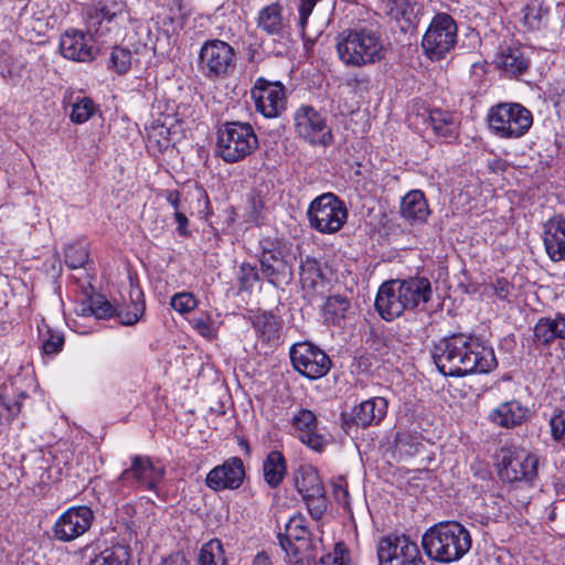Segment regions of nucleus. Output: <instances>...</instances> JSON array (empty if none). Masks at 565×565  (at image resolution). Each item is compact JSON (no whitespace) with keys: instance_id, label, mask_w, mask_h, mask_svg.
I'll return each mask as SVG.
<instances>
[{"instance_id":"obj_44","label":"nucleus","mask_w":565,"mask_h":565,"mask_svg":"<svg viewBox=\"0 0 565 565\" xmlns=\"http://www.w3.org/2000/svg\"><path fill=\"white\" fill-rule=\"evenodd\" d=\"M306 502L309 514L313 520H320L328 508V499L324 489L317 493H308L302 497Z\"/></svg>"},{"instance_id":"obj_3","label":"nucleus","mask_w":565,"mask_h":565,"mask_svg":"<svg viewBox=\"0 0 565 565\" xmlns=\"http://www.w3.org/2000/svg\"><path fill=\"white\" fill-rule=\"evenodd\" d=\"M471 545L470 532L456 521L436 523L426 530L422 537V547L427 557L440 564L461 559L470 551Z\"/></svg>"},{"instance_id":"obj_23","label":"nucleus","mask_w":565,"mask_h":565,"mask_svg":"<svg viewBox=\"0 0 565 565\" xmlns=\"http://www.w3.org/2000/svg\"><path fill=\"white\" fill-rule=\"evenodd\" d=\"M291 424L298 431L300 441L309 448L321 451L327 445L326 438L316 431L318 420L311 411L305 408L299 409L294 414Z\"/></svg>"},{"instance_id":"obj_50","label":"nucleus","mask_w":565,"mask_h":565,"mask_svg":"<svg viewBox=\"0 0 565 565\" xmlns=\"http://www.w3.org/2000/svg\"><path fill=\"white\" fill-rule=\"evenodd\" d=\"M548 521L554 524L553 531L565 533V500H561L552 507Z\"/></svg>"},{"instance_id":"obj_36","label":"nucleus","mask_w":565,"mask_h":565,"mask_svg":"<svg viewBox=\"0 0 565 565\" xmlns=\"http://www.w3.org/2000/svg\"><path fill=\"white\" fill-rule=\"evenodd\" d=\"M301 518H292L286 526V534L279 536L280 545L287 554H291L296 561L298 557V547L294 546L292 540L302 541L306 539L307 530L302 524Z\"/></svg>"},{"instance_id":"obj_16","label":"nucleus","mask_w":565,"mask_h":565,"mask_svg":"<svg viewBox=\"0 0 565 565\" xmlns=\"http://www.w3.org/2000/svg\"><path fill=\"white\" fill-rule=\"evenodd\" d=\"M388 403L384 397H371L341 414V427L349 435L358 428L379 425L387 413Z\"/></svg>"},{"instance_id":"obj_61","label":"nucleus","mask_w":565,"mask_h":565,"mask_svg":"<svg viewBox=\"0 0 565 565\" xmlns=\"http://www.w3.org/2000/svg\"><path fill=\"white\" fill-rule=\"evenodd\" d=\"M253 565H270V559L265 553H258L254 558Z\"/></svg>"},{"instance_id":"obj_17","label":"nucleus","mask_w":565,"mask_h":565,"mask_svg":"<svg viewBox=\"0 0 565 565\" xmlns=\"http://www.w3.org/2000/svg\"><path fill=\"white\" fill-rule=\"evenodd\" d=\"M94 513L86 505L73 507L63 512L53 526V537L71 542L86 533L93 523Z\"/></svg>"},{"instance_id":"obj_2","label":"nucleus","mask_w":565,"mask_h":565,"mask_svg":"<svg viewBox=\"0 0 565 565\" xmlns=\"http://www.w3.org/2000/svg\"><path fill=\"white\" fill-rule=\"evenodd\" d=\"M334 46L341 63L353 68L376 64L386 53L380 32L367 26L341 31L335 36Z\"/></svg>"},{"instance_id":"obj_29","label":"nucleus","mask_w":565,"mask_h":565,"mask_svg":"<svg viewBox=\"0 0 565 565\" xmlns=\"http://www.w3.org/2000/svg\"><path fill=\"white\" fill-rule=\"evenodd\" d=\"M287 473V465L284 455L278 450L270 451L263 462L264 481L275 489L280 486Z\"/></svg>"},{"instance_id":"obj_51","label":"nucleus","mask_w":565,"mask_h":565,"mask_svg":"<svg viewBox=\"0 0 565 565\" xmlns=\"http://www.w3.org/2000/svg\"><path fill=\"white\" fill-rule=\"evenodd\" d=\"M259 280V273L256 266L248 263H243L239 267V282L242 289H249L256 281Z\"/></svg>"},{"instance_id":"obj_48","label":"nucleus","mask_w":565,"mask_h":565,"mask_svg":"<svg viewBox=\"0 0 565 565\" xmlns=\"http://www.w3.org/2000/svg\"><path fill=\"white\" fill-rule=\"evenodd\" d=\"M94 103L90 98L84 97L73 105L71 119L76 124L87 121L94 114Z\"/></svg>"},{"instance_id":"obj_58","label":"nucleus","mask_w":565,"mask_h":565,"mask_svg":"<svg viewBox=\"0 0 565 565\" xmlns=\"http://www.w3.org/2000/svg\"><path fill=\"white\" fill-rule=\"evenodd\" d=\"M166 199L171 204L174 212L179 211V206H180L179 191H175V190L168 191Z\"/></svg>"},{"instance_id":"obj_18","label":"nucleus","mask_w":565,"mask_h":565,"mask_svg":"<svg viewBox=\"0 0 565 565\" xmlns=\"http://www.w3.org/2000/svg\"><path fill=\"white\" fill-rule=\"evenodd\" d=\"M374 306L381 318L386 321H392L409 310L404 300L399 279H391L380 286Z\"/></svg>"},{"instance_id":"obj_62","label":"nucleus","mask_w":565,"mask_h":565,"mask_svg":"<svg viewBox=\"0 0 565 565\" xmlns=\"http://www.w3.org/2000/svg\"><path fill=\"white\" fill-rule=\"evenodd\" d=\"M320 565H341V564H339V562L334 557H332L331 554H327L321 557Z\"/></svg>"},{"instance_id":"obj_21","label":"nucleus","mask_w":565,"mask_h":565,"mask_svg":"<svg viewBox=\"0 0 565 565\" xmlns=\"http://www.w3.org/2000/svg\"><path fill=\"white\" fill-rule=\"evenodd\" d=\"M543 243L551 260H565V216L556 214L543 224Z\"/></svg>"},{"instance_id":"obj_40","label":"nucleus","mask_w":565,"mask_h":565,"mask_svg":"<svg viewBox=\"0 0 565 565\" xmlns=\"http://www.w3.org/2000/svg\"><path fill=\"white\" fill-rule=\"evenodd\" d=\"M88 243L78 241L72 243L65 248V264L71 269L83 267L88 262Z\"/></svg>"},{"instance_id":"obj_15","label":"nucleus","mask_w":565,"mask_h":565,"mask_svg":"<svg viewBox=\"0 0 565 565\" xmlns=\"http://www.w3.org/2000/svg\"><path fill=\"white\" fill-rule=\"evenodd\" d=\"M163 476L164 469L162 467L156 466L147 456L136 455L131 457L129 468L120 473L116 484L121 489L139 487L156 490Z\"/></svg>"},{"instance_id":"obj_13","label":"nucleus","mask_w":565,"mask_h":565,"mask_svg":"<svg viewBox=\"0 0 565 565\" xmlns=\"http://www.w3.org/2000/svg\"><path fill=\"white\" fill-rule=\"evenodd\" d=\"M250 96L256 111L265 118H277L286 110V87L278 81L258 77L250 89Z\"/></svg>"},{"instance_id":"obj_54","label":"nucleus","mask_w":565,"mask_h":565,"mask_svg":"<svg viewBox=\"0 0 565 565\" xmlns=\"http://www.w3.org/2000/svg\"><path fill=\"white\" fill-rule=\"evenodd\" d=\"M493 294L501 300H508L514 287L504 278H498L495 282L490 285Z\"/></svg>"},{"instance_id":"obj_35","label":"nucleus","mask_w":565,"mask_h":565,"mask_svg":"<svg viewBox=\"0 0 565 565\" xmlns=\"http://www.w3.org/2000/svg\"><path fill=\"white\" fill-rule=\"evenodd\" d=\"M351 309L350 300L341 295L328 297L323 306L324 320L333 326H340L348 318Z\"/></svg>"},{"instance_id":"obj_10","label":"nucleus","mask_w":565,"mask_h":565,"mask_svg":"<svg viewBox=\"0 0 565 565\" xmlns=\"http://www.w3.org/2000/svg\"><path fill=\"white\" fill-rule=\"evenodd\" d=\"M289 356L292 367L309 380L323 377L332 366L329 355L311 342L295 343Z\"/></svg>"},{"instance_id":"obj_22","label":"nucleus","mask_w":565,"mask_h":565,"mask_svg":"<svg viewBox=\"0 0 565 565\" xmlns=\"http://www.w3.org/2000/svg\"><path fill=\"white\" fill-rule=\"evenodd\" d=\"M87 38L78 31H66L60 40V51L68 60L77 62H89L95 56V47Z\"/></svg>"},{"instance_id":"obj_11","label":"nucleus","mask_w":565,"mask_h":565,"mask_svg":"<svg viewBox=\"0 0 565 565\" xmlns=\"http://www.w3.org/2000/svg\"><path fill=\"white\" fill-rule=\"evenodd\" d=\"M259 256L260 273L274 286L288 284L292 278V266L279 242L263 241Z\"/></svg>"},{"instance_id":"obj_1","label":"nucleus","mask_w":565,"mask_h":565,"mask_svg":"<svg viewBox=\"0 0 565 565\" xmlns=\"http://www.w3.org/2000/svg\"><path fill=\"white\" fill-rule=\"evenodd\" d=\"M433 359L441 374L452 377L489 373L498 365L492 348L462 333L439 340L434 347Z\"/></svg>"},{"instance_id":"obj_32","label":"nucleus","mask_w":565,"mask_h":565,"mask_svg":"<svg viewBox=\"0 0 565 565\" xmlns=\"http://www.w3.org/2000/svg\"><path fill=\"white\" fill-rule=\"evenodd\" d=\"M130 305L117 308L116 318L124 326L136 324L145 312L143 294L139 288H131L129 292Z\"/></svg>"},{"instance_id":"obj_47","label":"nucleus","mask_w":565,"mask_h":565,"mask_svg":"<svg viewBox=\"0 0 565 565\" xmlns=\"http://www.w3.org/2000/svg\"><path fill=\"white\" fill-rule=\"evenodd\" d=\"M198 303L195 296L188 291L175 294L170 301L171 307L182 315L193 311Z\"/></svg>"},{"instance_id":"obj_59","label":"nucleus","mask_w":565,"mask_h":565,"mask_svg":"<svg viewBox=\"0 0 565 565\" xmlns=\"http://www.w3.org/2000/svg\"><path fill=\"white\" fill-rule=\"evenodd\" d=\"M333 492H334V497L335 499L341 502V501H345L347 498L349 497V492L347 490V488H344L342 484L340 483H334L333 484Z\"/></svg>"},{"instance_id":"obj_52","label":"nucleus","mask_w":565,"mask_h":565,"mask_svg":"<svg viewBox=\"0 0 565 565\" xmlns=\"http://www.w3.org/2000/svg\"><path fill=\"white\" fill-rule=\"evenodd\" d=\"M192 327L204 338H213L214 329L213 322L210 315H202L199 317H194L191 320Z\"/></svg>"},{"instance_id":"obj_33","label":"nucleus","mask_w":565,"mask_h":565,"mask_svg":"<svg viewBox=\"0 0 565 565\" xmlns=\"http://www.w3.org/2000/svg\"><path fill=\"white\" fill-rule=\"evenodd\" d=\"M295 484L301 497L308 493H317L324 489L318 470L310 465L299 467L295 473Z\"/></svg>"},{"instance_id":"obj_28","label":"nucleus","mask_w":565,"mask_h":565,"mask_svg":"<svg viewBox=\"0 0 565 565\" xmlns=\"http://www.w3.org/2000/svg\"><path fill=\"white\" fill-rule=\"evenodd\" d=\"M556 339H565V316L540 318L534 327V340L540 344L550 345Z\"/></svg>"},{"instance_id":"obj_7","label":"nucleus","mask_w":565,"mask_h":565,"mask_svg":"<svg viewBox=\"0 0 565 565\" xmlns=\"http://www.w3.org/2000/svg\"><path fill=\"white\" fill-rule=\"evenodd\" d=\"M457 44V24L448 13H437L429 23L422 46L431 61H439Z\"/></svg>"},{"instance_id":"obj_30","label":"nucleus","mask_w":565,"mask_h":565,"mask_svg":"<svg viewBox=\"0 0 565 565\" xmlns=\"http://www.w3.org/2000/svg\"><path fill=\"white\" fill-rule=\"evenodd\" d=\"M257 26L268 35H279L284 29L281 4L274 2L264 7L258 13Z\"/></svg>"},{"instance_id":"obj_49","label":"nucleus","mask_w":565,"mask_h":565,"mask_svg":"<svg viewBox=\"0 0 565 565\" xmlns=\"http://www.w3.org/2000/svg\"><path fill=\"white\" fill-rule=\"evenodd\" d=\"M97 6L102 19L107 21H111L116 17L120 15L126 8L121 0H100Z\"/></svg>"},{"instance_id":"obj_24","label":"nucleus","mask_w":565,"mask_h":565,"mask_svg":"<svg viewBox=\"0 0 565 565\" xmlns=\"http://www.w3.org/2000/svg\"><path fill=\"white\" fill-rule=\"evenodd\" d=\"M401 288L404 292V300L409 310L426 305L433 297L431 282L427 277L414 276L407 279H399Z\"/></svg>"},{"instance_id":"obj_46","label":"nucleus","mask_w":565,"mask_h":565,"mask_svg":"<svg viewBox=\"0 0 565 565\" xmlns=\"http://www.w3.org/2000/svg\"><path fill=\"white\" fill-rule=\"evenodd\" d=\"M552 440L565 447V409L556 408L548 419Z\"/></svg>"},{"instance_id":"obj_42","label":"nucleus","mask_w":565,"mask_h":565,"mask_svg":"<svg viewBox=\"0 0 565 565\" xmlns=\"http://www.w3.org/2000/svg\"><path fill=\"white\" fill-rule=\"evenodd\" d=\"M131 60L132 53L130 50L121 46H115L109 57L108 68L119 75H124L130 70Z\"/></svg>"},{"instance_id":"obj_5","label":"nucleus","mask_w":565,"mask_h":565,"mask_svg":"<svg viewBox=\"0 0 565 565\" xmlns=\"http://www.w3.org/2000/svg\"><path fill=\"white\" fill-rule=\"evenodd\" d=\"M490 130L500 138H520L533 124L532 113L518 103H501L488 113Z\"/></svg>"},{"instance_id":"obj_19","label":"nucleus","mask_w":565,"mask_h":565,"mask_svg":"<svg viewBox=\"0 0 565 565\" xmlns=\"http://www.w3.org/2000/svg\"><path fill=\"white\" fill-rule=\"evenodd\" d=\"M245 477L243 460L239 457H231L224 463L213 468L205 478V484L214 490L238 489Z\"/></svg>"},{"instance_id":"obj_9","label":"nucleus","mask_w":565,"mask_h":565,"mask_svg":"<svg viewBox=\"0 0 565 565\" xmlns=\"http://www.w3.org/2000/svg\"><path fill=\"white\" fill-rule=\"evenodd\" d=\"M235 50L225 41L207 40L199 53V67L209 79L225 78L235 68Z\"/></svg>"},{"instance_id":"obj_55","label":"nucleus","mask_w":565,"mask_h":565,"mask_svg":"<svg viewBox=\"0 0 565 565\" xmlns=\"http://www.w3.org/2000/svg\"><path fill=\"white\" fill-rule=\"evenodd\" d=\"M524 24L527 25L530 29L534 30L540 26L541 22V15L535 8L526 7L524 9Z\"/></svg>"},{"instance_id":"obj_26","label":"nucleus","mask_w":565,"mask_h":565,"mask_svg":"<svg viewBox=\"0 0 565 565\" xmlns=\"http://www.w3.org/2000/svg\"><path fill=\"white\" fill-rule=\"evenodd\" d=\"M529 409L518 401H509L500 404L490 413V419L505 428L521 425L527 416Z\"/></svg>"},{"instance_id":"obj_39","label":"nucleus","mask_w":565,"mask_h":565,"mask_svg":"<svg viewBox=\"0 0 565 565\" xmlns=\"http://www.w3.org/2000/svg\"><path fill=\"white\" fill-rule=\"evenodd\" d=\"M199 564L226 565L223 545L220 540H211L202 546L199 555Z\"/></svg>"},{"instance_id":"obj_12","label":"nucleus","mask_w":565,"mask_h":565,"mask_svg":"<svg viewBox=\"0 0 565 565\" xmlns=\"http://www.w3.org/2000/svg\"><path fill=\"white\" fill-rule=\"evenodd\" d=\"M539 458L532 454H515L501 448L498 461L499 477L504 482H532L537 476Z\"/></svg>"},{"instance_id":"obj_56","label":"nucleus","mask_w":565,"mask_h":565,"mask_svg":"<svg viewBox=\"0 0 565 565\" xmlns=\"http://www.w3.org/2000/svg\"><path fill=\"white\" fill-rule=\"evenodd\" d=\"M174 218H175V222L178 223V233L181 235V236H188L189 235V231L186 228L188 226V217L185 216L184 213L180 212V211H177L174 212Z\"/></svg>"},{"instance_id":"obj_37","label":"nucleus","mask_w":565,"mask_h":565,"mask_svg":"<svg viewBox=\"0 0 565 565\" xmlns=\"http://www.w3.org/2000/svg\"><path fill=\"white\" fill-rule=\"evenodd\" d=\"M29 397L25 392L17 396L0 394V425L10 424L21 412L22 402Z\"/></svg>"},{"instance_id":"obj_4","label":"nucleus","mask_w":565,"mask_h":565,"mask_svg":"<svg viewBox=\"0 0 565 565\" xmlns=\"http://www.w3.org/2000/svg\"><path fill=\"white\" fill-rule=\"evenodd\" d=\"M258 148V138L248 122L226 121L217 129L215 154L226 163H236Z\"/></svg>"},{"instance_id":"obj_41","label":"nucleus","mask_w":565,"mask_h":565,"mask_svg":"<svg viewBox=\"0 0 565 565\" xmlns=\"http://www.w3.org/2000/svg\"><path fill=\"white\" fill-rule=\"evenodd\" d=\"M381 9L387 17L398 21L409 19L413 13V3L412 0H381Z\"/></svg>"},{"instance_id":"obj_8","label":"nucleus","mask_w":565,"mask_h":565,"mask_svg":"<svg viewBox=\"0 0 565 565\" xmlns=\"http://www.w3.org/2000/svg\"><path fill=\"white\" fill-rule=\"evenodd\" d=\"M295 132L311 146L327 148L333 143L332 128L324 115L310 105H301L294 114Z\"/></svg>"},{"instance_id":"obj_57","label":"nucleus","mask_w":565,"mask_h":565,"mask_svg":"<svg viewBox=\"0 0 565 565\" xmlns=\"http://www.w3.org/2000/svg\"><path fill=\"white\" fill-rule=\"evenodd\" d=\"M331 555L339 562V564L344 565L348 561V550L344 543H337Z\"/></svg>"},{"instance_id":"obj_38","label":"nucleus","mask_w":565,"mask_h":565,"mask_svg":"<svg viewBox=\"0 0 565 565\" xmlns=\"http://www.w3.org/2000/svg\"><path fill=\"white\" fill-rule=\"evenodd\" d=\"M129 548L125 545H116L96 555L90 561V565H129Z\"/></svg>"},{"instance_id":"obj_14","label":"nucleus","mask_w":565,"mask_h":565,"mask_svg":"<svg viewBox=\"0 0 565 565\" xmlns=\"http://www.w3.org/2000/svg\"><path fill=\"white\" fill-rule=\"evenodd\" d=\"M381 565H424L417 544L406 535H388L377 546Z\"/></svg>"},{"instance_id":"obj_53","label":"nucleus","mask_w":565,"mask_h":565,"mask_svg":"<svg viewBox=\"0 0 565 565\" xmlns=\"http://www.w3.org/2000/svg\"><path fill=\"white\" fill-rule=\"evenodd\" d=\"M64 345V337L58 333H50L49 338L43 342V352L47 355H54L62 351Z\"/></svg>"},{"instance_id":"obj_31","label":"nucleus","mask_w":565,"mask_h":565,"mask_svg":"<svg viewBox=\"0 0 565 565\" xmlns=\"http://www.w3.org/2000/svg\"><path fill=\"white\" fill-rule=\"evenodd\" d=\"M434 132L446 139H456L458 136V121L449 111L433 109L428 116Z\"/></svg>"},{"instance_id":"obj_34","label":"nucleus","mask_w":565,"mask_h":565,"mask_svg":"<svg viewBox=\"0 0 565 565\" xmlns=\"http://www.w3.org/2000/svg\"><path fill=\"white\" fill-rule=\"evenodd\" d=\"M394 448L403 458L414 457L424 448L422 435L417 431L399 430L394 437Z\"/></svg>"},{"instance_id":"obj_43","label":"nucleus","mask_w":565,"mask_h":565,"mask_svg":"<svg viewBox=\"0 0 565 565\" xmlns=\"http://www.w3.org/2000/svg\"><path fill=\"white\" fill-rule=\"evenodd\" d=\"M322 277L319 263L312 257H306L300 264V280L305 287L313 288Z\"/></svg>"},{"instance_id":"obj_6","label":"nucleus","mask_w":565,"mask_h":565,"mask_svg":"<svg viewBox=\"0 0 565 565\" xmlns=\"http://www.w3.org/2000/svg\"><path fill=\"white\" fill-rule=\"evenodd\" d=\"M307 215L312 228L322 234H334L347 222L348 210L339 196L327 192L311 201Z\"/></svg>"},{"instance_id":"obj_27","label":"nucleus","mask_w":565,"mask_h":565,"mask_svg":"<svg viewBox=\"0 0 565 565\" xmlns=\"http://www.w3.org/2000/svg\"><path fill=\"white\" fill-rule=\"evenodd\" d=\"M401 215L411 223H425L427 221L429 209L422 191H409L402 199Z\"/></svg>"},{"instance_id":"obj_20","label":"nucleus","mask_w":565,"mask_h":565,"mask_svg":"<svg viewBox=\"0 0 565 565\" xmlns=\"http://www.w3.org/2000/svg\"><path fill=\"white\" fill-rule=\"evenodd\" d=\"M250 323L255 330L256 347L267 354L280 342L281 319L270 311H260L250 317Z\"/></svg>"},{"instance_id":"obj_45","label":"nucleus","mask_w":565,"mask_h":565,"mask_svg":"<svg viewBox=\"0 0 565 565\" xmlns=\"http://www.w3.org/2000/svg\"><path fill=\"white\" fill-rule=\"evenodd\" d=\"M96 319H109L116 317L115 308L104 296H96L89 299L87 309Z\"/></svg>"},{"instance_id":"obj_25","label":"nucleus","mask_w":565,"mask_h":565,"mask_svg":"<svg viewBox=\"0 0 565 565\" xmlns=\"http://www.w3.org/2000/svg\"><path fill=\"white\" fill-rule=\"evenodd\" d=\"M498 66L509 76L519 77L527 71L530 58L523 46L513 44L501 49L498 54Z\"/></svg>"},{"instance_id":"obj_60","label":"nucleus","mask_w":565,"mask_h":565,"mask_svg":"<svg viewBox=\"0 0 565 565\" xmlns=\"http://www.w3.org/2000/svg\"><path fill=\"white\" fill-rule=\"evenodd\" d=\"M183 564V557L180 555H171L167 558H164L161 563V565H182Z\"/></svg>"}]
</instances>
